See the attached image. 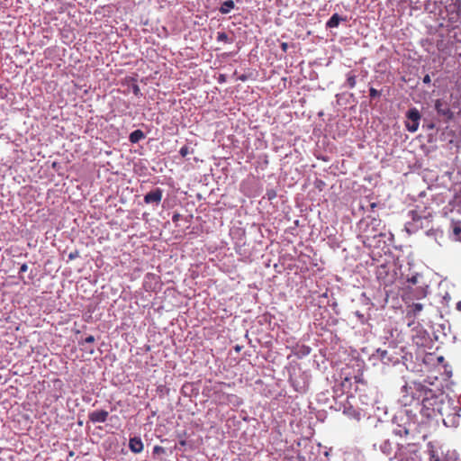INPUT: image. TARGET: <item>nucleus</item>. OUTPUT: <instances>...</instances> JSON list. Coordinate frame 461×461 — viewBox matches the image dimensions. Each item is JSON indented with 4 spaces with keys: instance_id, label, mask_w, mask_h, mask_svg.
<instances>
[{
    "instance_id": "nucleus-3",
    "label": "nucleus",
    "mask_w": 461,
    "mask_h": 461,
    "mask_svg": "<svg viewBox=\"0 0 461 461\" xmlns=\"http://www.w3.org/2000/svg\"><path fill=\"white\" fill-rule=\"evenodd\" d=\"M163 197L162 189L157 187L144 195V202L147 204L153 203L158 205Z\"/></svg>"
},
{
    "instance_id": "nucleus-25",
    "label": "nucleus",
    "mask_w": 461,
    "mask_h": 461,
    "mask_svg": "<svg viewBox=\"0 0 461 461\" xmlns=\"http://www.w3.org/2000/svg\"><path fill=\"white\" fill-rule=\"evenodd\" d=\"M77 252H76V253H70V254L68 255V258H69V259H74V258H77Z\"/></svg>"
},
{
    "instance_id": "nucleus-27",
    "label": "nucleus",
    "mask_w": 461,
    "mask_h": 461,
    "mask_svg": "<svg viewBox=\"0 0 461 461\" xmlns=\"http://www.w3.org/2000/svg\"><path fill=\"white\" fill-rule=\"evenodd\" d=\"M178 218H179V214H174L172 217V220H173V221H178Z\"/></svg>"
},
{
    "instance_id": "nucleus-21",
    "label": "nucleus",
    "mask_w": 461,
    "mask_h": 461,
    "mask_svg": "<svg viewBox=\"0 0 461 461\" xmlns=\"http://www.w3.org/2000/svg\"><path fill=\"white\" fill-rule=\"evenodd\" d=\"M85 343H93L95 341V337L93 335H89L85 339Z\"/></svg>"
},
{
    "instance_id": "nucleus-5",
    "label": "nucleus",
    "mask_w": 461,
    "mask_h": 461,
    "mask_svg": "<svg viewBox=\"0 0 461 461\" xmlns=\"http://www.w3.org/2000/svg\"><path fill=\"white\" fill-rule=\"evenodd\" d=\"M129 447L131 452L138 454L143 450L144 446H143V443H142L140 438L134 437V438H130Z\"/></svg>"
},
{
    "instance_id": "nucleus-30",
    "label": "nucleus",
    "mask_w": 461,
    "mask_h": 461,
    "mask_svg": "<svg viewBox=\"0 0 461 461\" xmlns=\"http://www.w3.org/2000/svg\"><path fill=\"white\" fill-rule=\"evenodd\" d=\"M230 397H231V398H236V395L231 394V395H227V396H226V398H228V399H229V398H230Z\"/></svg>"
},
{
    "instance_id": "nucleus-10",
    "label": "nucleus",
    "mask_w": 461,
    "mask_h": 461,
    "mask_svg": "<svg viewBox=\"0 0 461 461\" xmlns=\"http://www.w3.org/2000/svg\"><path fill=\"white\" fill-rule=\"evenodd\" d=\"M435 108L437 112L443 115H447L450 113L449 108L444 104L440 100H437L435 103Z\"/></svg>"
},
{
    "instance_id": "nucleus-19",
    "label": "nucleus",
    "mask_w": 461,
    "mask_h": 461,
    "mask_svg": "<svg viewBox=\"0 0 461 461\" xmlns=\"http://www.w3.org/2000/svg\"><path fill=\"white\" fill-rule=\"evenodd\" d=\"M132 92H133V94H134L135 95H137V96H138V95H140V89L139 86L134 85V86H132Z\"/></svg>"
},
{
    "instance_id": "nucleus-13",
    "label": "nucleus",
    "mask_w": 461,
    "mask_h": 461,
    "mask_svg": "<svg viewBox=\"0 0 461 461\" xmlns=\"http://www.w3.org/2000/svg\"><path fill=\"white\" fill-rule=\"evenodd\" d=\"M427 294V291L425 288L420 287L415 291L414 298L420 299L425 297Z\"/></svg>"
},
{
    "instance_id": "nucleus-22",
    "label": "nucleus",
    "mask_w": 461,
    "mask_h": 461,
    "mask_svg": "<svg viewBox=\"0 0 461 461\" xmlns=\"http://www.w3.org/2000/svg\"><path fill=\"white\" fill-rule=\"evenodd\" d=\"M429 461H440L438 455H436L434 452L430 455Z\"/></svg>"
},
{
    "instance_id": "nucleus-2",
    "label": "nucleus",
    "mask_w": 461,
    "mask_h": 461,
    "mask_svg": "<svg viewBox=\"0 0 461 461\" xmlns=\"http://www.w3.org/2000/svg\"><path fill=\"white\" fill-rule=\"evenodd\" d=\"M407 122L406 128L411 132H415L420 124V112L416 108H411L407 112L406 114Z\"/></svg>"
},
{
    "instance_id": "nucleus-4",
    "label": "nucleus",
    "mask_w": 461,
    "mask_h": 461,
    "mask_svg": "<svg viewBox=\"0 0 461 461\" xmlns=\"http://www.w3.org/2000/svg\"><path fill=\"white\" fill-rule=\"evenodd\" d=\"M109 412L104 410H96L89 413V420L92 422H105Z\"/></svg>"
},
{
    "instance_id": "nucleus-33",
    "label": "nucleus",
    "mask_w": 461,
    "mask_h": 461,
    "mask_svg": "<svg viewBox=\"0 0 461 461\" xmlns=\"http://www.w3.org/2000/svg\"><path fill=\"white\" fill-rule=\"evenodd\" d=\"M402 434H404V430H403V431L400 430V431H399V435H400V436H402Z\"/></svg>"
},
{
    "instance_id": "nucleus-9",
    "label": "nucleus",
    "mask_w": 461,
    "mask_h": 461,
    "mask_svg": "<svg viewBox=\"0 0 461 461\" xmlns=\"http://www.w3.org/2000/svg\"><path fill=\"white\" fill-rule=\"evenodd\" d=\"M345 19L341 18L338 14H334L327 22L326 27L327 28H335L338 27L339 23L341 21H344Z\"/></svg>"
},
{
    "instance_id": "nucleus-29",
    "label": "nucleus",
    "mask_w": 461,
    "mask_h": 461,
    "mask_svg": "<svg viewBox=\"0 0 461 461\" xmlns=\"http://www.w3.org/2000/svg\"><path fill=\"white\" fill-rule=\"evenodd\" d=\"M286 48H287V44H286V43H283V44H282V49H283L284 50H286Z\"/></svg>"
},
{
    "instance_id": "nucleus-14",
    "label": "nucleus",
    "mask_w": 461,
    "mask_h": 461,
    "mask_svg": "<svg viewBox=\"0 0 461 461\" xmlns=\"http://www.w3.org/2000/svg\"><path fill=\"white\" fill-rule=\"evenodd\" d=\"M266 195H267V199L269 201H271L276 197V192L274 189H270V190L267 191Z\"/></svg>"
},
{
    "instance_id": "nucleus-18",
    "label": "nucleus",
    "mask_w": 461,
    "mask_h": 461,
    "mask_svg": "<svg viewBox=\"0 0 461 461\" xmlns=\"http://www.w3.org/2000/svg\"><path fill=\"white\" fill-rule=\"evenodd\" d=\"M378 206V203L375 202H370L368 204V211H374Z\"/></svg>"
},
{
    "instance_id": "nucleus-1",
    "label": "nucleus",
    "mask_w": 461,
    "mask_h": 461,
    "mask_svg": "<svg viewBox=\"0 0 461 461\" xmlns=\"http://www.w3.org/2000/svg\"><path fill=\"white\" fill-rule=\"evenodd\" d=\"M440 5L438 17L442 21L441 25L446 23L447 27L454 28L460 21V4L456 0H442Z\"/></svg>"
},
{
    "instance_id": "nucleus-15",
    "label": "nucleus",
    "mask_w": 461,
    "mask_h": 461,
    "mask_svg": "<svg viewBox=\"0 0 461 461\" xmlns=\"http://www.w3.org/2000/svg\"><path fill=\"white\" fill-rule=\"evenodd\" d=\"M369 95L373 98L375 97H377V96H380L381 95V92H379L378 90H376L375 88L374 87H371L369 89Z\"/></svg>"
},
{
    "instance_id": "nucleus-20",
    "label": "nucleus",
    "mask_w": 461,
    "mask_h": 461,
    "mask_svg": "<svg viewBox=\"0 0 461 461\" xmlns=\"http://www.w3.org/2000/svg\"><path fill=\"white\" fill-rule=\"evenodd\" d=\"M418 276H413L408 279V282L412 285H416L418 283Z\"/></svg>"
},
{
    "instance_id": "nucleus-6",
    "label": "nucleus",
    "mask_w": 461,
    "mask_h": 461,
    "mask_svg": "<svg viewBox=\"0 0 461 461\" xmlns=\"http://www.w3.org/2000/svg\"><path fill=\"white\" fill-rule=\"evenodd\" d=\"M423 310V304L421 303H412L408 306L407 316L415 317Z\"/></svg>"
},
{
    "instance_id": "nucleus-28",
    "label": "nucleus",
    "mask_w": 461,
    "mask_h": 461,
    "mask_svg": "<svg viewBox=\"0 0 461 461\" xmlns=\"http://www.w3.org/2000/svg\"><path fill=\"white\" fill-rule=\"evenodd\" d=\"M457 310L461 311V302H458L456 304Z\"/></svg>"
},
{
    "instance_id": "nucleus-31",
    "label": "nucleus",
    "mask_w": 461,
    "mask_h": 461,
    "mask_svg": "<svg viewBox=\"0 0 461 461\" xmlns=\"http://www.w3.org/2000/svg\"><path fill=\"white\" fill-rule=\"evenodd\" d=\"M409 434V430L407 429H404V435H408Z\"/></svg>"
},
{
    "instance_id": "nucleus-16",
    "label": "nucleus",
    "mask_w": 461,
    "mask_h": 461,
    "mask_svg": "<svg viewBox=\"0 0 461 461\" xmlns=\"http://www.w3.org/2000/svg\"><path fill=\"white\" fill-rule=\"evenodd\" d=\"M165 448L161 446H155L153 447V454H164Z\"/></svg>"
},
{
    "instance_id": "nucleus-8",
    "label": "nucleus",
    "mask_w": 461,
    "mask_h": 461,
    "mask_svg": "<svg viewBox=\"0 0 461 461\" xmlns=\"http://www.w3.org/2000/svg\"><path fill=\"white\" fill-rule=\"evenodd\" d=\"M145 138V134L141 130L133 131L130 136L129 140L131 143H138L140 140Z\"/></svg>"
},
{
    "instance_id": "nucleus-17",
    "label": "nucleus",
    "mask_w": 461,
    "mask_h": 461,
    "mask_svg": "<svg viewBox=\"0 0 461 461\" xmlns=\"http://www.w3.org/2000/svg\"><path fill=\"white\" fill-rule=\"evenodd\" d=\"M179 153L182 157H185L189 153V148L187 146H183L180 149Z\"/></svg>"
},
{
    "instance_id": "nucleus-24",
    "label": "nucleus",
    "mask_w": 461,
    "mask_h": 461,
    "mask_svg": "<svg viewBox=\"0 0 461 461\" xmlns=\"http://www.w3.org/2000/svg\"><path fill=\"white\" fill-rule=\"evenodd\" d=\"M377 352L380 354V357L382 359H384L385 357V356L387 355V351L386 350H380L378 349Z\"/></svg>"
},
{
    "instance_id": "nucleus-11",
    "label": "nucleus",
    "mask_w": 461,
    "mask_h": 461,
    "mask_svg": "<svg viewBox=\"0 0 461 461\" xmlns=\"http://www.w3.org/2000/svg\"><path fill=\"white\" fill-rule=\"evenodd\" d=\"M357 84V77L352 72H349L347 76V86L349 88H354Z\"/></svg>"
},
{
    "instance_id": "nucleus-26",
    "label": "nucleus",
    "mask_w": 461,
    "mask_h": 461,
    "mask_svg": "<svg viewBox=\"0 0 461 461\" xmlns=\"http://www.w3.org/2000/svg\"><path fill=\"white\" fill-rule=\"evenodd\" d=\"M27 270V265L26 264H23L20 267V271L21 272H24Z\"/></svg>"
},
{
    "instance_id": "nucleus-32",
    "label": "nucleus",
    "mask_w": 461,
    "mask_h": 461,
    "mask_svg": "<svg viewBox=\"0 0 461 461\" xmlns=\"http://www.w3.org/2000/svg\"><path fill=\"white\" fill-rule=\"evenodd\" d=\"M402 434H404V430H403V431L400 430V431H399V435H400V436H402Z\"/></svg>"
},
{
    "instance_id": "nucleus-12",
    "label": "nucleus",
    "mask_w": 461,
    "mask_h": 461,
    "mask_svg": "<svg viewBox=\"0 0 461 461\" xmlns=\"http://www.w3.org/2000/svg\"><path fill=\"white\" fill-rule=\"evenodd\" d=\"M217 41L220 42H225L230 43L231 42L230 39L229 38L228 34L224 32H219L217 33Z\"/></svg>"
},
{
    "instance_id": "nucleus-23",
    "label": "nucleus",
    "mask_w": 461,
    "mask_h": 461,
    "mask_svg": "<svg viewBox=\"0 0 461 461\" xmlns=\"http://www.w3.org/2000/svg\"><path fill=\"white\" fill-rule=\"evenodd\" d=\"M422 81H423L424 84H429L430 81H431L429 75H425L423 79H422Z\"/></svg>"
},
{
    "instance_id": "nucleus-7",
    "label": "nucleus",
    "mask_w": 461,
    "mask_h": 461,
    "mask_svg": "<svg viewBox=\"0 0 461 461\" xmlns=\"http://www.w3.org/2000/svg\"><path fill=\"white\" fill-rule=\"evenodd\" d=\"M234 6L235 4L233 0H226L221 4L219 10L221 14H227L234 8Z\"/></svg>"
}]
</instances>
